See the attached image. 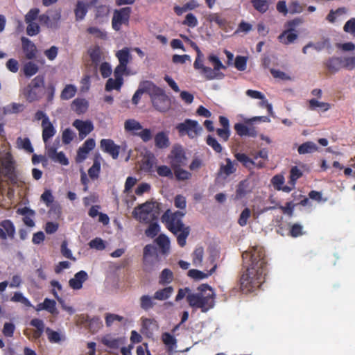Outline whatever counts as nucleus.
Instances as JSON below:
<instances>
[{
  "mask_svg": "<svg viewBox=\"0 0 355 355\" xmlns=\"http://www.w3.org/2000/svg\"><path fill=\"white\" fill-rule=\"evenodd\" d=\"M243 260L250 259V266L248 267L246 272L241 277V285L242 288H254L259 286L261 280L264 274V254L263 249L259 247H253L250 252L243 253Z\"/></svg>",
  "mask_w": 355,
  "mask_h": 355,
  "instance_id": "obj_1",
  "label": "nucleus"
},
{
  "mask_svg": "<svg viewBox=\"0 0 355 355\" xmlns=\"http://www.w3.org/2000/svg\"><path fill=\"white\" fill-rule=\"evenodd\" d=\"M185 215V212L178 211L174 213L169 209L162 216V220L166 224L168 230L177 236L178 244L184 247L186 244V239L189 235L190 228L185 226L182 221V218Z\"/></svg>",
  "mask_w": 355,
  "mask_h": 355,
  "instance_id": "obj_2",
  "label": "nucleus"
},
{
  "mask_svg": "<svg viewBox=\"0 0 355 355\" xmlns=\"http://www.w3.org/2000/svg\"><path fill=\"white\" fill-rule=\"evenodd\" d=\"M215 293L208 284H201L196 292L188 293L187 301L189 305L195 309H200L202 312H207L215 304Z\"/></svg>",
  "mask_w": 355,
  "mask_h": 355,
  "instance_id": "obj_3",
  "label": "nucleus"
},
{
  "mask_svg": "<svg viewBox=\"0 0 355 355\" xmlns=\"http://www.w3.org/2000/svg\"><path fill=\"white\" fill-rule=\"evenodd\" d=\"M159 214L158 205L155 202H146L135 207L132 215L141 223H149L155 220Z\"/></svg>",
  "mask_w": 355,
  "mask_h": 355,
  "instance_id": "obj_4",
  "label": "nucleus"
},
{
  "mask_svg": "<svg viewBox=\"0 0 355 355\" xmlns=\"http://www.w3.org/2000/svg\"><path fill=\"white\" fill-rule=\"evenodd\" d=\"M149 95L153 107L159 112H166L171 106V101L164 92L152 83Z\"/></svg>",
  "mask_w": 355,
  "mask_h": 355,
  "instance_id": "obj_5",
  "label": "nucleus"
},
{
  "mask_svg": "<svg viewBox=\"0 0 355 355\" xmlns=\"http://www.w3.org/2000/svg\"><path fill=\"white\" fill-rule=\"evenodd\" d=\"M175 128L180 136L188 135L191 139L197 137L202 131V128L197 121L186 119L184 122L178 123Z\"/></svg>",
  "mask_w": 355,
  "mask_h": 355,
  "instance_id": "obj_6",
  "label": "nucleus"
},
{
  "mask_svg": "<svg viewBox=\"0 0 355 355\" xmlns=\"http://www.w3.org/2000/svg\"><path fill=\"white\" fill-rule=\"evenodd\" d=\"M132 10L130 7L114 10L112 19V28L116 31L121 29L123 24H128Z\"/></svg>",
  "mask_w": 355,
  "mask_h": 355,
  "instance_id": "obj_7",
  "label": "nucleus"
},
{
  "mask_svg": "<svg viewBox=\"0 0 355 355\" xmlns=\"http://www.w3.org/2000/svg\"><path fill=\"white\" fill-rule=\"evenodd\" d=\"M168 157L173 168L182 167L187 164V158L181 146H174Z\"/></svg>",
  "mask_w": 355,
  "mask_h": 355,
  "instance_id": "obj_8",
  "label": "nucleus"
},
{
  "mask_svg": "<svg viewBox=\"0 0 355 355\" xmlns=\"http://www.w3.org/2000/svg\"><path fill=\"white\" fill-rule=\"evenodd\" d=\"M116 57L118 58L119 64L114 69L116 73L121 72L125 73L127 69V65L132 60V55L128 48H123L116 53Z\"/></svg>",
  "mask_w": 355,
  "mask_h": 355,
  "instance_id": "obj_9",
  "label": "nucleus"
},
{
  "mask_svg": "<svg viewBox=\"0 0 355 355\" xmlns=\"http://www.w3.org/2000/svg\"><path fill=\"white\" fill-rule=\"evenodd\" d=\"M98 0L78 1L74 9L76 21L83 20L87 13L89 6H94Z\"/></svg>",
  "mask_w": 355,
  "mask_h": 355,
  "instance_id": "obj_10",
  "label": "nucleus"
},
{
  "mask_svg": "<svg viewBox=\"0 0 355 355\" xmlns=\"http://www.w3.org/2000/svg\"><path fill=\"white\" fill-rule=\"evenodd\" d=\"M13 162L11 155L7 154L3 159L0 158V178L2 175L12 179L14 174Z\"/></svg>",
  "mask_w": 355,
  "mask_h": 355,
  "instance_id": "obj_11",
  "label": "nucleus"
},
{
  "mask_svg": "<svg viewBox=\"0 0 355 355\" xmlns=\"http://www.w3.org/2000/svg\"><path fill=\"white\" fill-rule=\"evenodd\" d=\"M73 126L78 130L80 139H85L94 130L93 123L90 121L76 119L73 121Z\"/></svg>",
  "mask_w": 355,
  "mask_h": 355,
  "instance_id": "obj_12",
  "label": "nucleus"
},
{
  "mask_svg": "<svg viewBox=\"0 0 355 355\" xmlns=\"http://www.w3.org/2000/svg\"><path fill=\"white\" fill-rule=\"evenodd\" d=\"M100 146L102 150L109 153L113 159H116L119 157L120 146L116 145L112 139H101L100 141Z\"/></svg>",
  "mask_w": 355,
  "mask_h": 355,
  "instance_id": "obj_13",
  "label": "nucleus"
},
{
  "mask_svg": "<svg viewBox=\"0 0 355 355\" xmlns=\"http://www.w3.org/2000/svg\"><path fill=\"white\" fill-rule=\"evenodd\" d=\"M96 146L94 139H87L82 146L78 148L76 161L78 163L83 162L87 157L89 151L93 150Z\"/></svg>",
  "mask_w": 355,
  "mask_h": 355,
  "instance_id": "obj_14",
  "label": "nucleus"
},
{
  "mask_svg": "<svg viewBox=\"0 0 355 355\" xmlns=\"http://www.w3.org/2000/svg\"><path fill=\"white\" fill-rule=\"evenodd\" d=\"M124 73L119 72L116 73V71H114V78H110L107 80L105 89L107 92H110L113 89L119 91L121 86L123 84V75Z\"/></svg>",
  "mask_w": 355,
  "mask_h": 355,
  "instance_id": "obj_15",
  "label": "nucleus"
},
{
  "mask_svg": "<svg viewBox=\"0 0 355 355\" xmlns=\"http://www.w3.org/2000/svg\"><path fill=\"white\" fill-rule=\"evenodd\" d=\"M88 279L87 273L84 270L78 272L73 278L69 281V286L74 290H79L83 284Z\"/></svg>",
  "mask_w": 355,
  "mask_h": 355,
  "instance_id": "obj_16",
  "label": "nucleus"
},
{
  "mask_svg": "<svg viewBox=\"0 0 355 355\" xmlns=\"http://www.w3.org/2000/svg\"><path fill=\"white\" fill-rule=\"evenodd\" d=\"M22 48L27 59H33L36 55L37 49L34 43L29 39L23 37L21 38Z\"/></svg>",
  "mask_w": 355,
  "mask_h": 355,
  "instance_id": "obj_17",
  "label": "nucleus"
},
{
  "mask_svg": "<svg viewBox=\"0 0 355 355\" xmlns=\"http://www.w3.org/2000/svg\"><path fill=\"white\" fill-rule=\"evenodd\" d=\"M42 128V139L44 143H46L51 138H52L56 133V130L50 120L44 121V123L41 124Z\"/></svg>",
  "mask_w": 355,
  "mask_h": 355,
  "instance_id": "obj_18",
  "label": "nucleus"
},
{
  "mask_svg": "<svg viewBox=\"0 0 355 355\" xmlns=\"http://www.w3.org/2000/svg\"><path fill=\"white\" fill-rule=\"evenodd\" d=\"M234 129L237 134L240 136H249L255 137L257 135V131L252 127H248L242 123H236Z\"/></svg>",
  "mask_w": 355,
  "mask_h": 355,
  "instance_id": "obj_19",
  "label": "nucleus"
},
{
  "mask_svg": "<svg viewBox=\"0 0 355 355\" xmlns=\"http://www.w3.org/2000/svg\"><path fill=\"white\" fill-rule=\"evenodd\" d=\"M251 192L250 182L245 180L239 183L236 190V199H241Z\"/></svg>",
  "mask_w": 355,
  "mask_h": 355,
  "instance_id": "obj_20",
  "label": "nucleus"
},
{
  "mask_svg": "<svg viewBox=\"0 0 355 355\" xmlns=\"http://www.w3.org/2000/svg\"><path fill=\"white\" fill-rule=\"evenodd\" d=\"M150 87H152V83L146 81L143 83L139 85V89L135 92V94L132 96V101L135 105H137L140 98L141 95L147 92L149 94V91H150Z\"/></svg>",
  "mask_w": 355,
  "mask_h": 355,
  "instance_id": "obj_21",
  "label": "nucleus"
},
{
  "mask_svg": "<svg viewBox=\"0 0 355 355\" xmlns=\"http://www.w3.org/2000/svg\"><path fill=\"white\" fill-rule=\"evenodd\" d=\"M226 164H220L218 171V175L226 178L230 175L236 171L234 163L230 158L225 159Z\"/></svg>",
  "mask_w": 355,
  "mask_h": 355,
  "instance_id": "obj_22",
  "label": "nucleus"
},
{
  "mask_svg": "<svg viewBox=\"0 0 355 355\" xmlns=\"http://www.w3.org/2000/svg\"><path fill=\"white\" fill-rule=\"evenodd\" d=\"M199 73L208 80H214L216 78H222L224 75L222 73L216 71L214 68L211 69L209 67H205Z\"/></svg>",
  "mask_w": 355,
  "mask_h": 355,
  "instance_id": "obj_23",
  "label": "nucleus"
},
{
  "mask_svg": "<svg viewBox=\"0 0 355 355\" xmlns=\"http://www.w3.org/2000/svg\"><path fill=\"white\" fill-rule=\"evenodd\" d=\"M155 146L159 148H166L170 146L168 135L164 132H159L155 136Z\"/></svg>",
  "mask_w": 355,
  "mask_h": 355,
  "instance_id": "obj_24",
  "label": "nucleus"
},
{
  "mask_svg": "<svg viewBox=\"0 0 355 355\" xmlns=\"http://www.w3.org/2000/svg\"><path fill=\"white\" fill-rule=\"evenodd\" d=\"M217 265H214L213 268L209 270L208 273H205L196 269H191L188 272V276L196 280H200L208 277L209 275L213 274L216 270Z\"/></svg>",
  "mask_w": 355,
  "mask_h": 355,
  "instance_id": "obj_25",
  "label": "nucleus"
},
{
  "mask_svg": "<svg viewBox=\"0 0 355 355\" xmlns=\"http://www.w3.org/2000/svg\"><path fill=\"white\" fill-rule=\"evenodd\" d=\"M327 68L332 73H336L343 67V59L337 57L329 58L325 62Z\"/></svg>",
  "mask_w": 355,
  "mask_h": 355,
  "instance_id": "obj_26",
  "label": "nucleus"
},
{
  "mask_svg": "<svg viewBox=\"0 0 355 355\" xmlns=\"http://www.w3.org/2000/svg\"><path fill=\"white\" fill-rule=\"evenodd\" d=\"M110 12V8L105 5H101L96 7L95 10V19L99 23L103 22L107 19Z\"/></svg>",
  "mask_w": 355,
  "mask_h": 355,
  "instance_id": "obj_27",
  "label": "nucleus"
},
{
  "mask_svg": "<svg viewBox=\"0 0 355 355\" xmlns=\"http://www.w3.org/2000/svg\"><path fill=\"white\" fill-rule=\"evenodd\" d=\"M72 107L77 114H83L87 110L88 102L85 99L76 98L72 103Z\"/></svg>",
  "mask_w": 355,
  "mask_h": 355,
  "instance_id": "obj_28",
  "label": "nucleus"
},
{
  "mask_svg": "<svg viewBox=\"0 0 355 355\" xmlns=\"http://www.w3.org/2000/svg\"><path fill=\"white\" fill-rule=\"evenodd\" d=\"M124 128L126 131L131 132L135 135V133H138L142 130V125L135 119H128L124 123Z\"/></svg>",
  "mask_w": 355,
  "mask_h": 355,
  "instance_id": "obj_29",
  "label": "nucleus"
},
{
  "mask_svg": "<svg viewBox=\"0 0 355 355\" xmlns=\"http://www.w3.org/2000/svg\"><path fill=\"white\" fill-rule=\"evenodd\" d=\"M42 91L33 88L29 85L26 89L24 93L26 99L30 102L38 100L42 96Z\"/></svg>",
  "mask_w": 355,
  "mask_h": 355,
  "instance_id": "obj_30",
  "label": "nucleus"
},
{
  "mask_svg": "<svg viewBox=\"0 0 355 355\" xmlns=\"http://www.w3.org/2000/svg\"><path fill=\"white\" fill-rule=\"evenodd\" d=\"M88 53L92 62L97 65L102 60L103 53L98 46H94L88 50Z\"/></svg>",
  "mask_w": 355,
  "mask_h": 355,
  "instance_id": "obj_31",
  "label": "nucleus"
},
{
  "mask_svg": "<svg viewBox=\"0 0 355 355\" xmlns=\"http://www.w3.org/2000/svg\"><path fill=\"white\" fill-rule=\"evenodd\" d=\"M173 293V288L168 286L164 288L157 291L153 295L155 300H165L168 299Z\"/></svg>",
  "mask_w": 355,
  "mask_h": 355,
  "instance_id": "obj_32",
  "label": "nucleus"
},
{
  "mask_svg": "<svg viewBox=\"0 0 355 355\" xmlns=\"http://www.w3.org/2000/svg\"><path fill=\"white\" fill-rule=\"evenodd\" d=\"M297 38V35L290 30L284 31L278 37L279 40L284 44L293 43Z\"/></svg>",
  "mask_w": 355,
  "mask_h": 355,
  "instance_id": "obj_33",
  "label": "nucleus"
},
{
  "mask_svg": "<svg viewBox=\"0 0 355 355\" xmlns=\"http://www.w3.org/2000/svg\"><path fill=\"white\" fill-rule=\"evenodd\" d=\"M197 7H198V2L196 0H191L182 7L175 6L174 10L178 15H181L182 13L187 12V10H193Z\"/></svg>",
  "mask_w": 355,
  "mask_h": 355,
  "instance_id": "obj_34",
  "label": "nucleus"
},
{
  "mask_svg": "<svg viewBox=\"0 0 355 355\" xmlns=\"http://www.w3.org/2000/svg\"><path fill=\"white\" fill-rule=\"evenodd\" d=\"M204 250L202 247L195 249L192 254V263L194 266H200L203 260Z\"/></svg>",
  "mask_w": 355,
  "mask_h": 355,
  "instance_id": "obj_35",
  "label": "nucleus"
},
{
  "mask_svg": "<svg viewBox=\"0 0 355 355\" xmlns=\"http://www.w3.org/2000/svg\"><path fill=\"white\" fill-rule=\"evenodd\" d=\"M0 226L6 233L8 237L11 239L14 238L15 234V228L11 220H4L1 222Z\"/></svg>",
  "mask_w": 355,
  "mask_h": 355,
  "instance_id": "obj_36",
  "label": "nucleus"
},
{
  "mask_svg": "<svg viewBox=\"0 0 355 355\" xmlns=\"http://www.w3.org/2000/svg\"><path fill=\"white\" fill-rule=\"evenodd\" d=\"M77 92V88L73 85H67L61 92L60 98L62 100H69L73 98Z\"/></svg>",
  "mask_w": 355,
  "mask_h": 355,
  "instance_id": "obj_37",
  "label": "nucleus"
},
{
  "mask_svg": "<svg viewBox=\"0 0 355 355\" xmlns=\"http://www.w3.org/2000/svg\"><path fill=\"white\" fill-rule=\"evenodd\" d=\"M309 108L311 110H315L317 108H319L321 110H322L323 112H326L331 107V105L329 103H325V102H321L315 98H312V99L309 100Z\"/></svg>",
  "mask_w": 355,
  "mask_h": 355,
  "instance_id": "obj_38",
  "label": "nucleus"
},
{
  "mask_svg": "<svg viewBox=\"0 0 355 355\" xmlns=\"http://www.w3.org/2000/svg\"><path fill=\"white\" fill-rule=\"evenodd\" d=\"M318 150L317 145L312 141H307L298 147V153L300 154L311 153Z\"/></svg>",
  "mask_w": 355,
  "mask_h": 355,
  "instance_id": "obj_39",
  "label": "nucleus"
},
{
  "mask_svg": "<svg viewBox=\"0 0 355 355\" xmlns=\"http://www.w3.org/2000/svg\"><path fill=\"white\" fill-rule=\"evenodd\" d=\"M42 309L47 311L51 314L56 315L58 313L56 309V302L53 300L46 298L42 303Z\"/></svg>",
  "mask_w": 355,
  "mask_h": 355,
  "instance_id": "obj_40",
  "label": "nucleus"
},
{
  "mask_svg": "<svg viewBox=\"0 0 355 355\" xmlns=\"http://www.w3.org/2000/svg\"><path fill=\"white\" fill-rule=\"evenodd\" d=\"M236 159L243 164V165L251 170L253 168V164H254V161L250 159L248 156H247L244 153H236L235 155Z\"/></svg>",
  "mask_w": 355,
  "mask_h": 355,
  "instance_id": "obj_41",
  "label": "nucleus"
},
{
  "mask_svg": "<svg viewBox=\"0 0 355 355\" xmlns=\"http://www.w3.org/2000/svg\"><path fill=\"white\" fill-rule=\"evenodd\" d=\"M45 144V150L46 151V155L50 159L57 153V149L60 146V139L58 138L55 141L51 144L49 141Z\"/></svg>",
  "mask_w": 355,
  "mask_h": 355,
  "instance_id": "obj_42",
  "label": "nucleus"
},
{
  "mask_svg": "<svg viewBox=\"0 0 355 355\" xmlns=\"http://www.w3.org/2000/svg\"><path fill=\"white\" fill-rule=\"evenodd\" d=\"M173 169L176 179L179 181L188 180L191 179L192 176L190 172L182 168V167H178Z\"/></svg>",
  "mask_w": 355,
  "mask_h": 355,
  "instance_id": "obj_43",
  "label": "nucleus"
},
{
  "mask_svg": "<svg viewBox=\"0 0 355 355\" xmlns=\"http://www.w3.org/2000/svg\"><path fill=\"white\" fill-rule=\"evenodd\" d=\"M153 299V297L147 295H142L139 299L140 307L146 311L152 309L155 305Z\"/></svg>",
  "mask_w": 355,
  "mask_h": 355,
  "instance_id": "obj_44",
  "label": "nucleus"
},
{
  "mask_svg": "<svg viewBox=\"0 0 355 355\" xmlns=\"http://www.w3.org/2000/svg\"><path fill=\"white\" fill-rule=\"evenodd\" d=\"M251 3L257 11L261 13L268 10L269 4L267 0H251Z\"/></svg>",
  "mask_w": 355,
  "mask_h": 355,
  "instance_id": "obj_45",
  "label": "nucleus"
},
{
  "mask_svg": "<svg viewBox=\"0 0 355 355\" xmlns=\"http://www.w3.org/2000/svg\"><path fill=\"white\" fill-rule=\"evenodd\" d=\"M173 279V272L168 268H165L161 272L159 283L160 284H169L172 282Z\"/></svg>",
  "mask_w": 355,
  "mask_h": 355,
  "instance_id": "obj_46",
  "label": "nucleus"
},
{
  "mask_svg": "<svg viewBox=\"0 0 355 355\" xmlns=\"http://www.w3.org/2000/svg\"><path fill=\"white\" fill-rule=\"evenodd\" d=\"M142 328L146 330L147 333L152 334L154 330L158 329V326L155 320L146 318L142 321Z\"/></svg>",
  "mask_w": 355,
  "mask_h": 355,
  "instance_id": "obj_47",
  "label": "nucleus"
},
{
  "mask_svg": "<svg viewBox=\"0 0 355 355\" xmlns=\"http://www.w3.org/2000/svg\"><path fill=\"white\" fill-rule=\"evenodd\" d=\"M17 145L19 148H22L28 153L33 152V148L28 138L19 137L17 140Z\"/></svg>",
  "mask_w": 355,
  "mask_h": 355,
  "instance_id": "obj_48",
  "label": "nucleus"
},
{
  "mask_svg": "<svg viewBox=\"0 0 355 355\" xmlns=\"http://www.w3.org/2000/svg\"><path fill=\"white\" fill-rule=\"evenodd\" d=\"M10 300L13 302H19L27 307L32 306V304L24 295L20 292H15Z\"/></svg>",
  "mask_w": 355,
  "mask_h": 355,
  "instance_id": "obj_49",
  "label": "nucleus"
},
{
  "mask_svg": "<svg viewBox=\"0 0 355 355\" xmlns=\"http://www.w3.org/2000/svg\"><path fill=\"white\" fill-rule=\"evenodd\" d=\"M23 70L26 76L31 77L38 71V67L35 63L28 62L24 64Z\"/></svg>",
  "mask_w": 355,
  "mask_h": 355,
  "instance_id": "obj_50",
  "label": "nucleus"
},
{
  "mask_svg": "<svg viewBox=\"0 0 355 355\" xmlns=\"http://www.w3.org/2000/svg\"><path fill=\"white\" fill-rule=\"evenodd\" d=\"M156 243L162 248V252L164 253L166 252V251L169 249L170 241L168 238L164 234H160L156 239Z\"/></svg>",
  "mask_w": 355,
  "mask_h": 355,
  "instance_id": "obj_51",
  "label": "nucleus"
},
{
  "mask_svg": "<svg viewBox=\"0 0 355 355\" xmlns=\"http://www.w3.org/2000/svg\"><path fill=\"white\" fill-rule=\"evenodd\" d=\"M155 250V248L152 245H147L144 248V263L146 266L150 264V259L154 254Z\"/></svg>",
  "mask_w": 355,
  "mask_h": 355,
  "instance_id": "obj_52",
  "label": "nucleus"
},
{
  "mask_svg": "<svg viewBox=\"0 0 355 355\" xmlns=\"http://www.w3.org/2000/svg\"><path fill=\"white\" fill-rule=\"evenodd\" d=\"M157 174L161 177L173 178V173L170 167L166 165L158 166L156 168Z\"/></svg>",
  "mask_w": 355,
  "mask_h": 355,
  "instance_id": "obj_53",
  "label": "nucleus"
},
{
  "mask_svg": "<svg viewBox=\"0 0 355 355\" xmlns=\"http://www.w3.org/2000/svg\"><path fill=\"white\" fill-rule=\"evenodd\" d=\"M100 171V162L98 160H94L93 165L88 170L89 176L92 179H96L98 178Z\"/></svg>",
  "mask_w": 355,
  "mask_h": 355,
  "instance_id": "obj_54",
  "label": "nucleus"
},
{
  "mask_svg": "<svg viewBox=\"0 0 355 355\" xmlns=\"http://www.w3.org/2000/svg\"><path fill=\"white\" fill-rule=\"evenodd\" d=\"M303 226L299 223L293 224L291 227L289 235L292 237H298L304 234Z\"/></svg>",
  "mask_w": 355,
  "mask_h": 355,
  "instance_id": "obj_55",
  "label": "nucleus"
},
{
  "mask_svg": "<svg viewBox=\"0 0 355 355\" xmlns=\"http://www.w3.org/2000/svg\"><path fill=\"white\" fill-rule=\"evenodd\" d=\"M208 60L212 64L214 69L219 72L220 69H225L226 67L223 64L218 57L215 55H210L208 57Z\"/></svg>",
  "mask_w": 355,
  "mask_h": 355,
  "instance_id": "obj_56",
  "label": "nucleus"
},
{
  "mask_svg": "<svg viewBox=\"0 0 355 355\" xmlns=\"http://www.w3.org/2000/svg\"><path fill=\"white\" fill-rule=\"evenodd\" d=\"M87 31L88 33L99 39L105 40L107 37L106 33L97 27H89Z\"/></svg>",
  "mask_w": 355,
  "mask_h": 355,
  "instance_id": "obj_57",
  "label": "nucleus"
},
{
  "mask_svg": "<svg viewBox=\"0 0 355 355\" xmlns=\"http://www.w3.org/2000/svg\"><path fill=\"white\" fill-rule=\"evenodd\" d=\"M44 85V77L42 76H37L35 78H34L29 86L37 89L40 91L43 92V87Z\"/></svg>",
  "mask_w": 355,
  "mask_h": 355,
  "instance_id": "obj_58",
  "label": "nucleus"
},
{
  "mask_svg": "<svg viewBox=\"0 0 355 355\" xmlns=\"http://www.w3.org/2000/svg\"><path fill=\"white\" fill-rule=\"evenodd\" d=\"M48 336V339L51 343H59L61 340V336L57 331L51 330L50 328H46L45 330Z\"/></svg>",
  "mask_w": 355,
  "mask_h": 355,
  "instance_id": "obj_59",
  "label": "nucleus"
},
{
  "mask_svg": "<svg viewBox=\"0 0 355 355\" xmlns=\"http://www.w3.org/2000/svg\"><path fill=\"white\" fill-rule=\"evenodd\" d=\"M250 215H251V211H250V209L245 208L242 211L241 214H240V216H239V218L238 220V223L242 227L246 225L247 223H248V220L250 218Z\"/></svg>",
  "mask_w": 355,
  "mask_h": 355,
  "instance_id": "obj_60",
  "label": "nucleus"
},
{
  "mask_svg": "<svg viewBox=\"0 0 355 355\" xmlns=\"http://www.w3.org/2000/svg\"><path fill=\"white\" fill-rule=\"evenodd\" d=\"M150 225L148 228L145 231V234L147 236L153 238L155 236L159 231V227L157 223H150Z\"/></svg>",
  "mask_w": 355,
  "mask_h": 355,
  "instance_id": "obj_61",
  "label": "nucleus"
},
{
  "mask_svg": "<svg viewBox=\"0 0 355 355\" xmlns=\"http://www.w3.org/2000/svg\"><path fill=\"white\" fill-rule=\"evenodd\" d=\"M207 144L208 146H211L216 153H220L222 151L223 148L221 145L215 138L210 135H209L207 138Z\"/></svg>",
  "mask_w": 355,
  "mask_h": 355,
  "instance_id": "obj_62",
  "label": "nucleus"
},
{
  "mask_svg": "<svg viewBox=\"0 0 355 355\" xmlns=\"http://www.w3.org/2000/svg\"><path fill=\"white\" fill-rule=\"evenodd\" d=\"M50 159L52 161L60 163L62 165L67 166L69 164V161L63 152H59L55 153L54 156H53V157Z\"/></svg>",
  "mask_w": 355,
  "mask_h": 355,
  "instance_id": "obj_63",
  "label": "nucleus"
},
{
  "mask_svg": "<svg viewBox=\"0 0 355 355\" xmlns=\"http://www.w3.org/2000/svg\"><path fill=\"white\" fill-rule=\"evenodd\" d=\"M343 30L355 37V18L348 20L344 25Z\"/></svg>",
  "mask_w": 355,
  "mask_h": 355,
  "instance_id": "obj_64",
  "label": "nucleus"
}]
</instances>
